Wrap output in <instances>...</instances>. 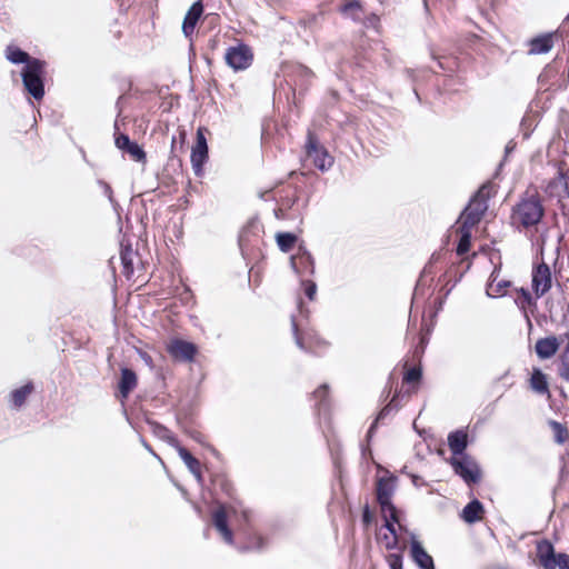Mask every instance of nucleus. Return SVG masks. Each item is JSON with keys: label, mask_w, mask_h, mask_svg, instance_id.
<instances>
[{"label": "nucleus", "mask_w": 569, "mask_h": 569, "mask_svg": "<svg viewBox=\"0 0 569 569\" xmlns=\"http://www.w3.org/2000/svg\"><path fill=\"white\" fill-rule=\"evenodd\" d=\"M21 79L28 94L37 101L42 100L46 93V61L32 60L30 66H24L21 70Z\"/></svg>", "instance_id": "obj_1"}, {"label": "nucleus", "mask_w": 569, "mask_h": 569, "mask_svg": "<svg viewBox=\"0 0 569 569\" xmlns=\"http://www.w3.org/2000/svg\"><path fill=\"white\" fill-rule=\"evenodd\" d=\"M536 559L543 569H569V555L557 552L548 539L536 541Z\"/></svg>", "instance_id": "obj_2"}, {"label": "nucleus", "mask_w": 569, "mask_h": 569, "mask_svg": "<svg viewBox=\"0 0 569 569\" xmlns=\"http://www.w3.org/2000/svg\"><path fill=\"white\" fill-rule=\"evenodd\" d=\"M279 203L282 210L291 212L297 219H301L303 211L309 203V196H303V191L299 186L289 184L282 189Z\"/></svg>", "instance_id": "obj_3"}, {"label": "nucleus", "mask_w": 569, "mask_h": 569, "mask_svg": "<svg viewBox=\"0 0 569 569\" xmlns=\"http://www.w3.org/2000/svg\"><path fill=\"white\" fill-rule=\"evenodd\" d=\"M455 473L459 476L467 486H472L481 480L479 463L470 456L450 457L448 460Z\"/></svg>", "instance_id": "obj_4"}, {"label": "nucleus", "mask_w": 569, "mask_h": 569, "mask_svg": "<svg viewBox=\"0 0 569 569\" xmlns=\"http://www.w3.org/2000/svg\"><path fill=\"white\" fill-rule=\"evenodd\" d=\"M206 129L200 127L196 133V141L191 148L190 161L196 177L203 176V167L209 159V148L204 134Z\"/></svg>", "instance_id": "obj_5"}, {"label": "nucleus", "mask_w": 569, "mask_h": 569, "mask_svg": "<svg viewBox=\"0 0 569 569\" xmlns=\"http://www.w3.org/2000/svg\"><path fill=\"white\" fill-rule=\"evenodd\" d=\"M306 153L313 166L322 172L328 171L335 162L333 157L323 146L319 144L318 139L312 133L308 134Z\"/></svg>", "instance_id": "obj_6"}, {"label": "nucleus", "mask_w": 569, "mask_h": 569, "mask_svg": "<svg viewBox=\"0 0 569 569\" xmlns=\"http://www.w3.org/2000/svg\"><path fill=\"white\" fill-rule=\"evenodd\" d=\"M227 64L234 71L249 68L253 60V54L249 46L240 43L227 49L224 54Z\"/></svg>", "instance_id": "obj_7"}, {"label": "nucleus", "mask_w": 569, "mask_h": 569, "mask_svg": "<svg viewBox=\"0 0 569 569\" xmlns=\"http://www.w3.org/2000/svg\"><path fill=\"white\" fill-rule=\"evenodd\" d=\"M290 266L301 279H305L306 276H313L316 271L315 259L303 246H299L297 252L290 257Z\"/></svg>", "instance_id": "obj_8"}, {"label": "nucleus", "mask_w": 569, "mask_h": 569, "mask_svg": "<svg viewBox=\"0 0 569 569\" xmlns=\"http://www.w3.org/2000/svg\"><path fill=\"white\" fill-rule=\"evenodd\" d=\"M511 223L516 227L529 228L533 226V194L527 196L521 202L517 203L511 213Z\"/></svg>", "instance_id": "obj_9"}, {"label": "nucleus", "mask_w": 569, "mask_h": 569, "mask_svg": "<svg viewBox=\"0 0 569 569\" xmlns=\"http://www.w3.org/2000/svg\"><path fill=\"white\" fill-rule=\"evenodd\" d=\"M397 398H398V395H395L392 397V399L390 400V402L388 405H386L378 412L377 417L375 418V420L370 425V427H369V429L367 431V435H366L367 445L366 446H361V455H362L363 458L372 456V451H371V448H370V441L373 438V435H375V432H376V430L378 428L379 422L383 421L392 411H396L398 409V405L396 402Z\"/></svg>", "instance_id": "obj_10"}, {"label": "nucleus", "mask_w": 569, "mask_h": 569, "mask_svg": "<svg viewBox=\"0 0 569 569\" xmlns=\"http://www.w3.org/2000/svg\"><path fill=\"white\" fill-rule=\"evenodd\" d=\"M492 193H495V184L490 181L483 183L472 196L466 208L476 212V214L483 217L488 209V200Z\"/></svg>", "instance_id": "obj_11"}, {"label": "nucleus", "mask_w": 569, "mask_h": 569, "mask_svg": "<svg viewBox=\"0 0 569 569\" xmlns=\"http://www.w3.org/2000/svg\"><path fill=\"white\" fill-rule=\"evenodd\" d=\"M517 296L515 297V303L517 307L522 311L523 317L527 321L528 329H529V349L531 350V332L533 330V323L531 321L530 315L533 313V310L531 309L533 307V297L531 292L521 287V288H515L513 289Z\"/></svg>", "instance_id": "obj_12"}, {"label": "nucleus", "mask_w": 569, "mask_h": 569, "mask_svg": "<svg viewBox=\"0 0 569 569\" xmlns=\"http://www.w3.org/2000/svg\"><path fill=\"white\" fill-rule=\"evenodd\" d=\"M168 352L174 359L192 361L198 353V347L193 342L176 338L170 341Z\"/></svg>", "instance_id": "obj_13"}, {"label": "nucleus", "mask_w": 569, "mask_h": 569, "mask_svg": "<svg viewBox=\"0 0 569 569\" xmlns=\"http://www.w3.org/2000/svg\"><path fill=\"white\" fill-rule=\"evenodd\" d=\"M396 481L397 477L393 475L378 479L376 498L379 507H388L389 505H393L392 496L396 490Z\"/></svg>", "instance_id": "obj_14"}, {"label": "nucleus", "mask_w": 569, "mask_h": 569, "mask_svg": "<svg viewBox=\"0 0 569 569\" xmlns=\"http://www.w3.org/2000/svg\"><path fill=\"white\" fill-rule=\"evenodd\" d=\"M116 147L128 153L134 161L144 162L147 154L143 148L136 141H132L128 134L120 133L114 139Z\"/></svg>", "instance_id": "obj_15"}, {"label": "nucleus", "mask_w": 569, "mask_h": 569, "mask_svg": "<svg viewBox=\"0 0 569 569\" xmlns=\"http://www.w3.org/2000/svg\"><path fill=\"white\" fill-rule=\"evenodd\" d=\"M410 558L419 569H436L433 558L415 536L410 541Z\"/></svg>", "instance_id": "obj_16"}, {"label": "nucleus", "mask_w": 569, "mask_h": 569, "mask_svg": "<svg viewBox=\"0 0 569 569\" xmlns=\"http://www.w3.org/2000/svg\"><path fill=\"white\" fill-rule=\"evenodd\" d=\"M447 441L449 450L451 451L452 455L451 457H462L468 455L466 452L469 446V436L467 430L457 429L449 432Z\"/></svg>", "instance_id": "obj_17"}, {"label": "nucleus", "mask_w": 569, "mask_h": 569, "mask_svg": "<svg viewBox=\"0 0 569 569\" xmlns=\"http://www.w3.org/2000/svg\"><path fill=\"white\" fill-rule=\"evenodd\" d=\"M212 525L228 545L233 543V532L229 527L227 509L223 505L212 512Z\"/></svg>", "instance_id": "obj_18"}, {"label": "nucleus", "mask_w": 569, "mask_h": 569, "mask_svg": "<svg viewBox=\"0 0 569 569\" xmlns=\"http://www.w3.org/2000/svg\"><path fill=\"white\" fill-rule=\"evenodd\" d=\"M291 326H292V332H293L296 345L300 350H302L305 352H313L312 351L313 346H316V345L319 346V345L325 343L321 339H319L318 337H316L315 335H312L308 331L300 332L295 317H291Z\"/></svg>", "instance_id": "obj_19"}, {"label": "nucleus", "mask_w": 569, "mask_h": 569, "mask_svg": "<svg viewBox=\"0 0 569 569\" xmlns=\"http://www.w3.org/2000/svg\"><path fill=\"white\" fill-rule=\"evenodd\" d=\"M551 271L543 261L536 264V300L551 289Z\"/></svg>", "instance_id": "obj_20"}, {"label": "nucleus", "mask_w": 569, "mask_h": 569, "mask_svg": "<svg viewBox=\"0 0 569 569\" xmlns=\"http://www.w3.org/2000/svg\"><path fill=\"white\" fill-rule=\"evenodd\" d=\"M560 341L556 336H548L536 340V356L540 359H550L559 350Z\"/></svg>", "instance_id": "obj_21"}, {"label": "nucleus", "mask_w": 569, "mask_h": 569, "mask_svg": "<svg viewBox=\"0 0 569 569\" xmlns=\"http://www.w3.org/2000/svg\"><path fill=\"white\" fill-rule=\"evenodd\" d=\"M137 375L132 369L127 367L121 369V376L118 381V390L121 400L127 399L131 391L137 387Z\"/></svg>", "instance_id": "obj_22"}, {"label": "nucleus", "mask_w": 569, "mask_h": 569, "mask_svg": "<svg viewBox=\"0 0 569 569\" xmlns=\"http://www.w3.org/2000/svg\"><path fill=\"white\" fill-rule=\"evenodd\" d=\"M147 425L150 427V430L153 433V436H156L160 440L164 441L170 447L177 449L180 446L178 438L164 425H162L158 421H154V420H149V419L147 420Z\"/></svg>", "instance_id": "obj_23"}, {"label": "nucleus", "mask_w": 569, "mask_h": 569, "mask_svg": "<svg viewBox=\"0 0 569 569\" xmlns=\"http://www.w3.org/2000/svg\"><path fill=\"white\" fill-rule=\"evenodd\" d=\"M312 397L316 400L315 407L318 415L327 418L330 413L329 385L322 383L319 386Z\"/></svg>", "instance_id": "obj_24"}, {"label": "nucleus", "mask_w": 569, "mask_h": 569, "mask_svg": "<svg viewBox=\"0 0 569 569\" xmlns=\"http://www.w3.org/2000/svg\"><path fill=\"white\" fill-rule=\"evenodd\" d=\"M532 535V532L522 533L517 540H510L507 545L508 548L512 549L519 555L527 556L530 563L533 562V553L530 549V546L533 542Z\"/></svg>", "instance_id": "obj_25"}, {"label": "nucleus", "mask_w": 569, "mask_h": 569, "mask_svg": "<svg viewBox=\"0 0 569 569\" xmlns=\"http://www.w3.org/2000/svg\"><path fill=\"white\" fill-rule=\"evenodd\" d=\"M483 512L482 502L475 498L463 507L460 517L466 523L472 525L481 519Z\"/></svg>", "instance_id": "obj_26"}, {"label": "nucleus", "mask_w": 569, "mask_h": 569, "mask_svg": "<svg viewBox=\"0 0 569 569\" xmlns=\"http://www.w3.org/2000/svg\"><path fill=\"white\" fill-rule=\"evenodd\" d=\"M4 56L12 64L30 66L32 60H39L38 58L31 57L27 51L14 44L7 46Z\"/></svg>", "instance_id": "obj_27"}, {"label": "nucleus", "mask_w": 569, "mask_h": 569, "mask_svg": "<svg viewBox=\"0 0 569 569\" xmlns=\"http://www.w3.org/2000/svg\"><path fill=\"white\" fill-rule=\"evenodd\" d=\"M33 390H34V386H33L32 381H28L20 388L12 390L10 392L11 407L14 409L21 408L24 405L27 398L33 392Z\"/></svg>", "instance_id": "obj_28"}, {"label": "nucleus", "mask_w": 569, "mask_h": 569, "mask_svg": "<svg viewBox=\"0 0 569 569\" xmlns=\"http://www.w3.org/2000/svg\"><path fill=\"white\" fill-rule=\"evenodd\" d=\"M560 36L558 31L536 34V54L548 53L555 46V40Z\"/></svg>", "instance_id": "obj_29"}, {"label": "nucleus", "mask_w": 569, "mask_h": 569, "mask_svg": "<svg viewBox=\"0 0 569 569\" xmlns=\"http://www.w3.org/2000/svg\"><path fill=\"white\" fill-rule=\"evenodd\" d=\"M381 517L383 519V528L387 529L389 533H395L396 523H399V510L395 505H389L388 507H380Z\"/></svg>", "instance_id": "obj_30"}, {"label": "nucleus", "mask_w": 569, "mask_h": 569, "mask_svg": "<svg viewBox=\"0 0 569 569\" xmlns=\"http://www.w3.org/2000/svg\"><path fill=\"white\" fill-rule=\"evenodd\" d=\"M267 546L266 539L258 535V533H251L247 537V541L238 547V550L240 552H247V551H256L260 552L262 551Z\"/></svg>", "instance_id": "obj_31"}, {"label": "nucleus", "mask_w": 569, "mask_h": 569, "mask_svg": "<svg viewBox=\"0 0 569 569\" xmlns=\"http://www.w3.org/2000/svg\"><path fill=\"white\" fill-rule=\"evenodd\" d=\"M432 276H433L432 264L427 262V264L423 267V269L420 273V277L417 281V284H416V288L413 291V298H412L413 300H417L419 297L423 296L425 288H427L429 286L427 278L428 277L432 278Z\"/></svg>", "instance_id": "obj_32"}, {"label": "nucleus", "mask_w": 569, "mask_h": 569, "mask_svg": "<svg viewBox=\"0 0 569 569\" xmlns=\"http://www.w3.org/2000/svg\"><path fill=\"white\" fill-rule=\"evenodd\" d=\"M133 256L134 251L131 244L124 246L121 243L120 259L123 267V272L129 276L133 272Z\"/></svg>", "instance_id": "obj_33"}, {"label": "nucleus", "mask_w": 569, "mask_h": 569, "mask_svg": "<svg viewBox=\"0 0 569 569\" xmlns=\"http://www.w3.org/2000/svg\"><path fill=\"white\" fill-rule=\"evenodd\" d=\"M297 240V234L292 232H278L276 236L277 244L282 252H289L295 247Z\"/></svg>", "instance_id": "obj_34"}, {"label": "nucleus", "mask_w": 569, "mask_h": 569, "mask_svg": "<svg viewBox=\"0 0 569 569\" xmlns=\"http://www.w3.org/2000/svg\"><path fill=\"white\" fill-rule=\"evenodd\" d=\"M511 287V281L500 280L496 284L487 283L486 295L489 298H499L507 295L506 289Z\"/></svg>", "instance_id": "obj_35"}, {"label": "nucleus", "mask_w": 569, "mask_h": 569, "mask_svg": "<svg viewBox=\"0 0 569 569\" xmlns=\"http://www.w3.org/2000/svg\"><path fill=\"white\" fill-rule=\"evenodd\" d=\"M176 450L190 472H194L201 467L200 461L181 445Z\"/></svg>", "instance_id": "obj_36"}, {"label": "nucleus", "mask_w": 569, "mask_h": 569, "mask_svg": "<svg viewBox=\"0 0 569 569\" xmlns=\"http://www.w3.org/2000/svg\"><path fill=\"white\" fill-rule=\"evenodd\" d=\"M482 217L476 214V212H472L468 208H465L463 211L460 214L461 220V229H466L471 231V229L480 222Z\"/></svg>", "instance_id": "obj_37"}, {"label": "nucleus", "mask_w": 569, "mask_h": 569, "mask_svg": "<svg viewBox=\"0 0 569 569\" xmlns=\"http://www.w3.org/2000/svg\"><path fill=\"white\" fill-rule=\"evenodd\" d=\"M460 237L456 248L458 256H465L471 247V231L459 228Z\"/></svg>", "instance_id": "obj_38"}, {"label": "nucleus", "mask_w": 569, "mask_h": 569, "mask_svg": "<svg viewBox=\"0 0 569 569\" xmlns=\"http://www.w3.org/2000/svg\"><path fill=\"white\" fill-rule=\"evenodd\" d=\"M341 12L346 16H349L353 20H359L360 13L363 12V9L358 0H352L342 6Z\"/></svg>", "instance_id": "obj_39"}, {"label": "nucleus", "mask_w": 569, "mask_h": 569, "mask_svg": "<svg viewBox=\"0 0 569 569\" xmlns=\"http://www.w3.org/2000/svg\"><path fill=\"white\" fill-rule=\"evenodd\" d=\"M202 13H203L202 0H197L189 8V10H188V12H187V14H186L183 20L186 22H192V23L197 24L199 19L201 18Z\"/></svg>", "instance_id": "obj_40"}, {"label": "nucleus", "mask_w": 569, "mask_h": 569, "mask_svg": "<svg viewBox=\"0 0 569 569\" xmlns=\"http://www.w3.org/2000/svg\"><path fill=\"white\" fill-rule=\"evenodd\" d=\"M379 540L383 543L387 550L400 551L401 548L405 549V546H400L399 536L397 531H395V533H386L382 537H380Z\"/></svg>", "instance_id": "obj_41"}, {"label": "nucleus", "mask_w": 569, "mask_h": 569, "mask_svg": "<svg viewBox=\"0 0 569 569\" xmlns=\"http://www.w3.org/2000/svg\"><path fill=\"white\" fill-rule=\"evenodd\" d=\"M403 551V548H401L400 551H395L386 555L385 559L390 569H402Z\"/></svg>", "instance_id": "obj_42"}, {"label": "nucleus", "mask_w": 569, "mask_h": 569, "mask_svg": "<svg viewBox=\"0 0 569 569\" xmlns=\"http://www.w3.org/2000/svg\"><path fill=\"white\" fill-rule=\"evenodd\" d=\"M97 184L101 188L103 194L109 200L110 204L113 207L114 210L119 207L118 201L113 197V190L111 186L104 181L103 179H97Z\"/></svg>", "instance_id": "obj_43"}, {"label": "nucleus", "mask_w": 569, "mask_h": 569, "mask_svg": "<svg viewBox=\"0 0 569 569\" xmlns=\"http://www.w3.org/2000/svg\"><path fill=\"white\" fill-rule=\"evenodd\" d=\"M536 392L546 393L548 392V379L546 373L540 369L536 368Z\"/></svg>", "instance_id": "obj_44"}, {"label": "nucleus", "mask_w": 569, "mask_h": 569, "mask_svg": "<svg viewBox=\"0 0 569 569\" xmlns=\"http://www.w3.org/2000/svg\"><path fill=\"white\" fill-rule=\"evenodd\" d=\"M301 287L303 288L306 297L310 301L315 300L318 289L317 283L310 279H301Z\"/></svg>", "instance_id": "obj_45"}, {"label": "nucleus", "mask_w": 569, "mask_h": 569, "mask_svg": "<svg viewBox=\"0 0 569 569\" xmlns=\"http://www.w3.org/2000/svg\"><path fill=\"white\" fill-rule=\"evenodd\" d=\"M422 378V370L419 367H411L405 372L403 381L407 383H415Z\"/></svg>", "instance_id": "obj_46"}, {"label": "nucleus", "mask_w": 569, "mask_h": 569, "mask_svg": "<svg viewBox=\"0 0 569 569\" xmlns=\"http://www.w3.org/2000/svg\"><path fill=\"white\" fill-rule=\"evenodd\" d=\"M557 73L555 67L552 64H547L543 71L538 76V82L542 86L548 82V80Z\"/></svg>", "instance_id": "obj_47"}, {"label": "nucleus", "mask_w": 569, "mask_h": 569, "mask_svg": "<svg viewBox=\"0 0 569 569\" xmlns=\"http://www.w3.org/2000/svg\"><path fill=\"white\" fill-rule=\"evenodd\" d=\"M551 425L556 431V441L558 443H562L568 433L567 429L560 422L557 421H551Z\"/></svg>", "instance_id": "obj_48"}, {"label": "nucleus", "mask_w": 569, "mask_h": 569, "mask_svg": "<svg viewBox=\"0 0 569 569\" xmlns=\"http://www.w3.org/2000/svg\"><path fill=\"white\" fill-rule=\"evenodd\" d=\"M530 123H531V117L529 116V113L527 112L522 120H521V123H520V127H521V131H522V136H523V139H528L531 134V130H530Z\"/></svg>", "instance_id": "obj_49"}, {"label": "nucleus", "mask_w": 569, "mask_h": 569, "mask_svg": "<svg viewBox=\"0 0 569 569\" xmlns=\"http://www.w3.org/2000/svg\"><path fill=\"white\" fill-rule=\"evenodd\" d=\"M361 520H362V523L365 525V527H369L372 523L373 513L368 503H366L362 508Z\"/></svg>", "instance_id": "obj_50"}, {"label": "nucleus", "mask_w": 569, "mask_h": 569, "mask_svg": "<svg viewBox=\"0 0 569 569\" xmlns=\"http://www.w3.org/2000/svg\"><path fill=\"white\" fill-rule=\"evenodd\" d=\"M557 373L563 381L569 382V362H559Z\"/></svg>", "instance_id": "obj_51"}, {"label": "nucleus", "mask_w": 569, "mask_h": 569, "mask_svg": "<svg viewBox=\"0 0 569 569\" xmlns=\"http://www.w3.org/2000/svg\"><path fill=\"white\" fill-rule=\"evenodd\" d=\"M497 254H498V263L495 264L493 270L489 277V282H488V283H492V284H495V282L497 281L499 273L501 271V267H502L501 257L499 254V251H497Z\"/></svg>", "instance_id": "obj_52"}, {"label": "nucleus", "mask_w": 569, "mask_h": 569, "mask_svg": "<svg viewBox=\"0 0 569 569\" xmlns=\"http://www.w3.org/2000/svg\"><path fill=\"white\" fill-rule=\"evenodd\" d=\"M273 212L277 219H297L291 212L282 210V206L280 203L278 204V208H276Z\"/></svg>", "instance_id": "obj_53"}, {"label": "nucleus", "mask_w": 569, "mask_h": 569, "mask_svg": "<svg viewBox=\"0 0 569 569\" xmlns=\"http://www.w3.org/2000/svg\"><path fill=\"white\" fill-rule=\"evenodd\" d=\"M186 433L200 445H204V435L198 430H186Z\"/></svg>", "instance_id": "obj_54"}, {"label": "nucleus", "mask_w": 569, "mask_h": 569, "mask_svg": "<svg viewBox=\"0 0 569 569\" xmlns=\"http://www.w3.org/2000/svg\"><path fill=\"white\" fill-rule=\"evenodd\" d=\"M197 24L192 22H186L183 20L182 22V32L187 38H190L193 34L194 28Z\"/></svg>", "instance_id": "obj_55"}, {"label": "nucleus", "mask_w": 569, "mask_h": 569, "mask_svg": "<svg viewBox=\"0 0 569 569\" xmlns=\"http://www.w3.org/2000/svg\"><path fill=\"white\" fill-rule=\"evenodd\" d=\"M545 210L540 200L536 197V224L543 217Z\"/></svg>", "instance_id": "obj_56"}, {"label": "nucleus", "mask_w": 569, "mask_h": 569, "mask_svg": "<svg viewBox=\"0 0 569 569\" xmlns=\"http://www.w3.org/2000/svg\"><path fill=\"white\" fill-rule=\"evenodd\" d=\"M559 362H569V336H568V342L566 347L562 349V351L559 355Z\"/></svg>", "instance_id": "obj_57"}, {"label": "nucleus", "mask_w": 569, "mask_h": 569, "mask_svg": "<svg viewBox=\"0 0 569 569\" xmlns=\"http://www.w3.org/2000/svg\"><path fill=\"white\" fill-rule=\"evenodd\" d=\"M296 70H297L298 74L306 77V78H310L313 76L312 71L309 68L301 66V64L298 66Z\"/></svg>", "instance_id": "obj_58"}, {"label": "nucleus", "mask_w": 569, "mask_h": 569, "mask_svg": "<svg viewBox=\"0 0 569 569\" xmlns=\"http://www.w3.org/2000/svg\"><path fill=\"white\" fill-rule=\"evenodd\" d=\"M441 256H442V254H441V252H440V251H435V252L431 254V257H430V259H429L428 263H430V264H432V266H433L435 263H437L438 261H440Z\"/></svg>", "instance_id": "obj_59"}, {"label": "nucleus", "mask_w": 569, "mask_h": 569, "mask_svg": "<svg viewBox=\"0 0 569 569\" xmlns=\"http://www.w3.org/2000/svg\"><path fill=\"white\" fill-rule=\"evenodd\" d=\"M516 143L511 140L507 143L505 148V158H507L515 149Z\"/></svg>", "instance_id": "obj_60"}, {"label": "nucleus", "mask_w": 569, "mask_h": 569, "mask_svg": "<svg viewBox=\"0 0 569 569\" xmlns=\"http://www.w3.org/2000/svg\"><path fill=\"white\" fill-rule=\"evenodd\" d=\"M191 473L194 476V478H196L197 482H198L199 485H202V482H203V476H202L201 467H200L199 469H197V471L191 472Z\"/></svg>", "instance_id": "obj_61"}, {"label": "nucleus", "mask_w": 569, "mask_h": 569, "mask_svg": "<svg viewBox=\"0 0 569 569\" xmlns=\"http://www.w3.org/2000/svg\"><path fill=\"white\" fill-rule=\"evenodd\" d=\"M140 442L150 453H152L154 457H158L151 446L143 438H140Z\"/></svg>", "instance_id": "obj_62"}, {"label": "nucleus", "mask_w": 569, "mask_h": 569, "mask_svg": "<svg viewBox=\"0 0 569 569\" xmlns=\"http://www.w3.org/2000/svg\"><path fill=\"white\" fill-rule=\"evenodd\" d=\"M411 480H412V483L416 486V487H419L420 486V481L422 480L420 476L418 475H415V473H409Z\"/></svg>", "instance_id": "obj_63"}, {"label": "nucleus", "mask_w": 569, "mask_h": 569, "mask_svg": "<svg viewBox=\"0 0 569 569\" xmlns=\"http://www.w3.org/2000/svg\"><path fill=\"white\" fill-rule=\"evenodd\" d=\"M526 44L529 46L528 54H533V37L527 39Z\"/></svg>", "instance_id": "obj_64"}]
</instances>
